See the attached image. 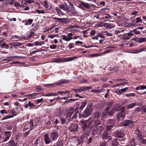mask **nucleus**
Returning a JSON list of instances; mask_svg holds the SVG:
<instances>
[{
	"label": "nucleus",
	"mask_w": 146,
	"mask_h": 146,
	"mask_svg": "<svg viewBox=\"0 0 146 146\" xmlns=\"http://www.w3.org/2000/svg\"><path fill=\"white\" fill-rule=\"evenodd\" d=\"M75 112L76 113H78V112L79 113V114L80 113V112L81 111H79V109L78 107H77L76 108L75 110Z\"/></svg>",
	"instance_id": "nucleus-55"
},
{
	"label": "nucleus",
	"mask_w": 146,
	"mask_h": 146,
	"mask_svg": "<svg viewBox=\"0 0 146 146\" xmlns=\"http://www.w3.org/2000/svg\"><path fill=\"white\" fill-rule=\"evenodd\" d=\"M116 133L118 137H122L124 136V133L120 130H117L116 132Z\"/></svg>",
	"instance_id": "nucleus-19"
},
{
	"label": "nucleus",
	"mask_w": 146,
	"mask_h": 146,
	"mask_svg": "<svg viewBox=\"0 0 146 146\" xmlns=\"http://www.w3.org/2000/svg\"><path fill=\"white\" fill-rule=\"evenodd\" d=\"M29 124L31 126L30 127H33L34 126L33 119H31L30 120Z\"/></svg>",
	"instance_id": "nucleus-62"
},
{
	"label": "nucleus",
	"mask_w": 146,
	"mask_h": 146,
	"mask_svg": "<svg viewBox=\"0 0 146 146\" xmlns=\"http://www.w3.org/2000/svg\"><path fill=\"white\" fill-rule=\"evenodd\" d=\"M132 32H133V30L130 31L129 32L127 33V35L129 37L130 36L133 35V34L132 33Z\"/></svg>",
	"instance_id": "nucleus-56"
},
{
	"label": "nucleus",
	"mask_w": 146,
	"mask_h": 146,
	"mask_svg": "<svg viewBox=\"0 0 146 146\" xmlns=\"http://www.w3.org/2000/svg\"><path fill=\"white\" fill-rule=\"evenodd\" d=\"M59 7L62 9L67 12L68 8V6L66 3H64L63 5H59Z\"/></svg>",
	"instance_id": "nucleus-16"
},
{
	"label": "nucleus",
	"mask_w": 146,
	"mask_h": 146,
	"mask_svg": "<svg viewBox=\"0 0 146 146\" xmlns=\"http://www.w3.org/2000/svg\"><path fill=\"white\" fill-rule=\"evenodd\" d=\"M60 120L61 121V124H64L66 123H67V121H66L65 118H62L60 119Z\"/></svg>",
	"instance_id": "nucleus-43"
},
{
	"label": "nucleus",
	"mask_w": 146,
	"mask_h": 146,
	"mask_svg": "<svg viewBox=\"0 0 146 146\" xmlns=\"http://www.w3.org/2000/svg\"><path fill=\"white\" fill-rule=\"evenodd\" d=\"M23 44V43L22 42H16L14 43V45L15 47H16L17 46H19L21 45H22Z\"/></svg>",
	"instance_id": "nucleus-48"
},
{
	"label": "nucleus",
	"mask_w": 146,
	"mask_h": 146,
	"mask_svg": "<svg viewBox=\"0 0 146 146\" xmlns=\"http://www.w3.org/2000/svg\"><path fill=\"white\" fill-rule=\"evenodd\" d=\"M68 82V81L66 80H65L63 81H62L61 80L57 82H56L55 84H45L44 85V86L45 87H54L55 86V85H60L61 84H63L64 83H67Z\"/></svg>",
	"instance_id": "nucleus-3"
},
{
	"label": "nucleus",
	"mask_w": 146,
	"mask_h": 146,
	"mask_svg": "<svg viewBox=\"0 0 146 146\" xmlns=\"http://www.w3.org/2000/svg\"><path fill=\"white\" fill-rule=\"evenodd\" d=\"M53 19L55 20L54 21L56 23L59 22L65 24H66L67 23V19L65 18H58L54 17Z\"/></svg>",
	"instance_id": "nucleus-10"
},
{
	"label": "nucleus",
	"mask_w": 146,
	"mask_h": 146,
	"mask_svg": "<svg viewBox=\"0 0 146 146\" xmlns=\"http://www.w3.org/2000/svg\"><path fill=\"white\" fill-rule=\"evenodd\" d=\"M72 90L74 91L76 93H80L82 92H84L83 86H81L79 89L76 88L75 89H73Z\"/></svg>",
	"instance_id": "nucleus-18"
},
{
	"label": "nucleus",
	"mask_w": 146,
	"mask_h": 146,
	"mask_svg": "<svg viewBox=\"0 0 146 146\" xmlns=\"http://www.w3.org/2000/svg\"><path fill=\"white\" fill-rule=\"evenodd\" d=\"M130 144L132 146H134L135 145V143L134 139L132 138L130 142Z\"/></svg>",
	"instance_id": "nucleus-39"
},
{
	"label": "nucleus",
	"mask_w": 146,
	"mask_h": 146,
	"mask_svg": "<svg viewBox=\"0 0 146 146\" xmlns=\"http://www.w3.org/2000/svg\"><path fill=\"white\" fill-rule=\"evenodd\" d=\"M44 141L45 143L46 144H48L51 142V140L48 134H46L44 136Z\"/></svg>",
	"instance_id": "nucleus-14"
},
{
	"label": "nucleus",
	"mask_w": 146,
	"mask_h": 146,
	"mask_svg": "<svg viewBox=\"0 0 146 146\" xmlns=\"http://www.w3.org/2000/svg\"><path fill=\"white\" fill-rule=\"evenodd\" d=\"M70 6L69 7V8H68L67 11L68 12H71L72 14H75L77 13V12L74 9L72 4L70 3Z\"/></svg>",
	"instance_id": "nucleus-13"
},
{
	"label": "nucleus",
	"mask_w": 146,
	"mask_h": 146,
	"mask_svg": "<svg viewBox=\"0 0 146 146\" xmlns=\"http://www.w3.org/2000/svg\"><path fill=\"white\" fill-rule=\"evenodd\" d=\"M87 102H83L82 103L81 106H80V108H79L80 111H82L83 109L85 106Z\"/></svg>",
	"instance_id": "nucleus-30"
},
{
	"label": "nucleus",
	"mask_w": 146,
	"mask_h": 146,
	"mask_svg": "<svg viewBox=\"0 0 146 146\" xmlns=\"http://www.w3.org/2000/svg\"><path fill=\"white\" fill-rule=\"evenodd\" d=\"M104 26L107 29H111L114 27L113 25L112 24L108 23H104Z\"/></svg>",
	"instance_id": "nucleus-25"
},
{
	"label": "nucleus",
	"mask_w": 146,
	"mask_h": 146,
	"mask_svg": "<svg viewBox=\"0 0 146 146\" xmlns=\"http://www.w3.org/2000/svg\"><path fill=\"white\" fill-rule=\"evenodd\" d=\"M136 106V104L135 103H133L130 104H128L127 106V109H131Z\"/></svg>",
	"instance_id": "nucleus-29"
},
{
	"label": "nucleus",
	"mask_w": 146,
	"mask_h": 146,
	"mask_svg": "<svg viewBox=\"0 0 146 146\" xmlns=\"http://www.w3.org/2000/svg\"><path fill=\"white\" fill-rule=\"evenodd\" d=\"M82 127L84 130H85L88 127H90L92 123H90L88 122V119L87 120H81V121Z\"/></svg>",
	"instance_id": "nucleus-4"
},
{
	"label": "nucleus",
	"mask_w": 146,
	"mask_h": 146,
	"mask_svg": "<svg viewBox=\"0 0 146 146\" xmlns=\"http://www.w3.org/2000/svg\"><path fill=\"white\" fill-rule=\"evenodd\" d=\"M92 117L88 119V122L90 123L94 122L93 124L91 127V129L93 131V133L100 134L104 128V126L101 124V120L99 119L101 116V113L97 111L94 113Z\"/></svg>",
	"instance_id": "nucleus-1"
},
{
	"label": "nucleus",
	"mask_w": 146,
	"mask_h": 146,
	"mask_svg": "<svg viewBox=\"0 0 146 146\" xmlns=\"http://www.w3.org/2000/svg\"><path fill=\"white\" fill-rule=\"evenodd\" d=\"M104 33H106V35L108 36H113V35L112 33H108L106 31H104Z\"/></svg>",
	"instance_id": "nucleus-54"
},
{
	"label": "nucleus",
	"mask_w": 146,
	"mask_h": 146,
	"mask_svg": "<svg viewBox=\"0 0 146 146\" xmlns=\"http://www.w3.org/2000/svg\"><path fill=\"white\" fill-rule=\"evenodd\" d=\"M125 108L123 107L122 108V111L121 112L118 113L117 115V118L119 120H122L124 119L125 117V114L124 113V111Z\"/></svg>",
	"instance_id": "nucleus-6"
},
{
	"label": "nucleus",
	"mask_w": 146,
	"mask_h": 146,
	"mask_svg": "<svg viewBox=\"0 0 146 146\" xmlns=\"http://www.w3.org/2000/svg\"><path fill=\"white\" fill-rule=\"evenodd\" d=\"M146 38H143L139 39L138 40V42L139 43H141L145 42L146 40Z\"/></svg>",
	"instance_id": "nucleus-41"
},
{
	"label": "nucleus",
	"mask_w": 146,
	"mask_h": 146,
	"mask_svg": "<svg viewBox=\"0 0 146 146\" xmlns=\"http://www.w3.org/2000/svg\"><path fill=\"white\" fill-rule=\"evenodd\" d=\"M143 28H144L143 27H138L133 30V31L137 35H139L141 31L139 30H141L143 29Z\"/></svg>",
	"instance_id": "nucleus-22"
},
{
	"label": "nucleus",
	"mask_w": 146,
	"mask_h": 146,
	"mask_svg": "<svg viewBox=\"0 0 146 146\" xmlns=\"http://www.w3.org/2000/svg\"><path fill=\"white\" fill-rule=\"evenodd\" d=\"M69 125H66V127H68L69 129L71 131H75L78 129V124L76 123L71 124L70 123Z\"/></svg>",
	"instance_id": "nucleus-7"
},
{
	"label": "nucleus",
	"mask_w": 146,
	"mask_h": 146,
	"mask_svg": "<svg viewBox=\"0 0 146 146\" xmlns=\"http://www.w3.org/2000/svg\"><path fill=\"white\" fill-rule=\"evenodd\" d=\"M44 7L47 9L48 10H50L52 8V5L51 4H50V5H49L48 3H47V1H45L44 2Z\"/></svg>",
	"instance_id": "nucleus-21"
},
{
	"label": "nucleus",
	"mask_w": 146,
	"mask_h": 146,
	"mask_svg": "<svg viewBox=\"0 0 146 146\" xmlns=\"http://www.w3.org/2000/svg\"><path fill=\"white\" fill-rule=\"evenodd\" d=\"M146 51V49L144 48H140L139 49H136V50H133V51L132 53H139L140 52H141L142 51Z\"/></svg>",
	"instance_id": "nucleus-17"
},
{
	"label": "nucleus",
	"mask_w": 146,
	"mask_h": 146,
	"mask_svg": "<svg viewBox=\"0 0 146 146\" xmlns=\"http://www.w3.org/2000/svg\"><path fill=\"white\" fill-rule=\"evenodd\" d=\"M136 23H141L142 22V20L139 17H137L136 18Z\"/></svg>",
	"instance_id": "nucleus-53"
},
{
	"label": "nucleus",
	"mask_w": 146,
	"mask_h": 146,
	"mask_svg": "<svg viewBox=\"0 0 146 146\" xmlns=\"http://www.w3.org/2000/svg\"><path fill=\"white\" fill-rule=\"evenodd\" d=\"M74 109L72 108H70L68 111V113H67L65 119L67 123H66V125H69L70 122L72 121V118L71 116L74 113Z\"/></svg>",
	"instance_id": "nucleus-2"
},
{
	"label": "nucleus",
	"mask_w": 146,
	"mask_h": 146,
	"mask_svg": "<svg viewBox=\"0 0 146 146\" xmlns=\"http://www.w3.org/2000/svg\"><path fill=\"white\" fill-rule=\"evenodd\" d=\"M99 56V54H96H96H91L89 56V57H94L97 56Z\"/></svg>",
	"instance_id": "nucleus-57"
},
{
	"label": "nucleus",
	"mask_w": 146,
	"mask_h": 146,
	"mask_svg": "<svg viewBox=\"0 0 146 146\" xmlns=\"http://www.w3.org/2000/svg\"><path fill=\"white\" fill-rule=\"evenodd\" d=\"M106 142L105 141L103 142L100 143V146H106Z\"/></svg>",
	"instance_id": "nucleus-63"
},
{
	"label": "nucleus",
	"mask_w": 146,
	"mask_h": 146,
	"mask_svg": "<svg viewBox=\"0 0 146 146\" xmlns=\"http://www.w3.org/2000/svg\"><path fill=\"white\" fill-rule=\"evenodd\" d=\"M57 95L58 94L56 92H55L54 93L51 92L47 93L46 96H57Z\"/></svg>",
	"instance_id": "nucleus-37"
},
{
	"label": "nucleus",
	"mask_w": 146,
	"mask_h": 146,
	"mask_svg": "<svg viewBox=\"0 0 146 146\" xmlns=\"http://www.w3.org/2000/svg\"><path fill=\"white\" fill-rule=\"evenodd\" d=\"M38 94V93H34L31 94L26 95L24 96L25 97H27L29 98H33L34 97L37 95Z\"/></svg>",
	"instance_id": "nucleus-20"
},
{
	"label": "nucleus",
	"mask_w": 146,
	"mask_h": 146,
	"mask_svg": "<svg viewBox=\"0 0 146 146\" xmlns=\"http://www.w3.org/2000/svg\"><path fill=\"white\" fill-rule=\"evenodd\" d=\"M83 88H84V91H85L86 90L90 89H92V86H88V87H85L83 86Z\"/></svg>",
	"instance_id": "nucleus-60"
},
{
	"label": "nucleus",
	"mask_w": 146,
	"mask_h": 146,
	"mask_svg": "<svg viewBox=\"0 0 146 146\" xmlns=\"http://www.w3.org/2000/svg\"><path fill=\"white\" fill-rule=\"evenodd\" d=\"M67 37L66 35H63L62 36V39L68 42L71 40L73 39V38L71 37L72 35V33H68L67 34Z\"/></svg>",
	"instance_id": "nucleus-8"
},
{
	"label": "nucleus",
	"mask_w": 146,
	"mask_h": 146,
	"mask_svg": "<svg viewBox=\"0 0 146 146\" xmlns=\"http://www.w3.org/2000/svg\"><path fill=\"white\" fill-rule=\"evenodd\" d=\"M115 107H114L113 109L115 111H122V107H121L120 106L118 105L117 104H115Z\"/></svg>",
	"instance_id": "nucleus-24"
},
{
	"label": "nucleus",
	"mask_w": 146,
	"mask_h": 146,
	"mask_svg": "<svg viewBox=\"0 0 146 146\" xmlns=\"http://www.w3.org/2000/svg\"><path fill=\"white\" fill-rule=\"evenodd\" d=\"M83 141L80 137H74L73 139L72 143L73 145L75 146H78L79 145L82 144Z\"/></svg>",
	"instance_id": "nucleus-5"
},
{
	"label": "nucleus",
	"mask_w": 146,
	"mask_h": 146,
	"mask_svg": "<svg viewBox=\"0 0 146 146\" xmlns=\"http://www.w3.org/2000/svg\"><path fill=\"white\" fill-rule=\"evenodd\" d=\"M11 112L13 114V115H10V118L13 117V116H16L17 115V112L15 110H12Z\"/></svg>",
	"instance_id": "nucleus-42"
},
{
	"label": "nucleus",
	"mask_w": 146,
	"mask_h": 146,
	"mask_svg": "<svg viewBox=\"0 0 146 146\" xmlns=\"http://www.w3.org/2000/svg\"><path fill=\"white\" fill-rule=\"evenodd\" d=\"M141 109L142 111L145 112H146V106H143L141 107Z\"/></svg>",
	"instance_id": "nucleus-59"
},
{
	"label": "nucleus",
	"mask_w": 146,
	"mask_h": 146,
	"mask_svg": "<svg viewBox=\"0 0 146 146\" xmlns=\"http://www.w3.org/2000/svg\"><path fill=\"white\" fill-rule=\"evenodd\" d=\"M105 15H106V16H105L104 17H102V19L105 21H107L104 20L105 18L106 19H111V16L109 14H105Z\"/></svg>",
	"instance_id": "nucleus-38"
},
{
	"label": "nucleus",
	"mask_w": 146,
	"mask_h": 146,
	"mask_svg": "<svg viewBox=\"0 0 146 146\" xmlns=\"http://www.w3.org/2000/svg\"><path fill=\"white\" fill-rule=\"evenodd\" d=\"M33 22V20L31 19H29L27 20L25 23V25H27L29 24L31 25Z\"/></svg>",
	"instance_id": "nucleus-34"
},
{
	"label": "nucleus",
	"mask_w": 146,
	"mask_h": 146,
	"mask_svg": "<svg viewBox=\"0 0 146 146\" xmlns=\"http://www.w3.org/2000/svg\"><path fill=\"white\" fill-rule=\"evenodd\" d=\"M60 8L59 7H56L55 9L56 11L57 14L58 15H64V13H63V12L60 9Z\"/></svg>",
	"instance_id": "nucleus-27"
},
{
	"label": "nucleus",
	"mask_w": 146,
	"mask_h": 146,
	"mask_svg": "<svg viewBox=\"0 0 146 146\" xmlns=\"http://www.w3.org/2000/svg\"><path fill=\"white\" fill-rule=\"evenodd\" d=\"M4 135L5 137L3 140V142L6 141L9 139V131H7L5 132L4 133Z\"/></svg>",
	"instance_id": "nucleus-23"
},
{
	"label": "nucleus",
	"mask_w": 146,
	"mask_h": 146,
	"mask_svg": "<svg viewBox=\"0 0 146 146\" xmlns=\"http://www.w3.org/2000/svg\"><path fill=\"white\" fill-rule=\"evenodd\" d=\"M10 146H16L15 143L13 140L10 141Z\"/></svg>",
	"instance_id": "nucleus-51"
},
{
	"label": "nucleus",
	"mask_w": 146,
	"mask_h": 146,
	"mask_svg": "<svg viewBox=\"0 0 146 146\" xmlns=\"http://www.w3.org/2000/svg\"><path fill=\"white\" fill-rule=\"evenodd\" d=\"M70 92L69 91H58L56 92V93L58 94H64L66 93H68V95H69V93Z\"/></svg>",
	"instance_id": "nucleus-36"
},
{
	"label": "nucleus",
	"mask_w": 146,
	"mask_h": 146,
	"mask_svg": "<svg viewBox=\"0 0 146 146\" xmlns=\"http://www.w3.org/2000/svg\"><path fill=\"white\" fill-rule=\"evenodd\" d=\"M36 12L38 13V14L42 13L44 14L45 13V12L43 10H39L38 9H37L36 10Z\"/></svg>",
	"instance_id": "nucleus-52"
},
{
	"label": "nucleus",
	"mask_w": 146,
	"mask_h": 146,
	"mask_svg": "<svg viewBox=\"0 0 146 146\" xmlns=\"http://www.w3.org/2000/svg\"><path fill=\"white\" fill-rule=\"evenodd\" d=\"M108 115L110 116H112L114 113V110L113 109H111L110 111H108Z\"/></svg>",
	"instance_id": "nucleus-40"
},
{
	"label": "nucleus",
	"mask_w": 146,
	"mask_h": 146,
	"mask_svg": "<svg viewBox=\"0 0 146 146\" xmlns=\"http://www.w3.org/2000/svg\"><path fill=\"white\" fill-rule=\"evenodd\" d=\"M139 140L141 143L144 144L146 143V139H144L142 138L141 139H139Z\"/></svg>",
	"instance_id": "nucleus-50"
},
{
	"label": "nucleus",
	"mask_w": 146,
	"mask_h": 146,
	"mask_svg": "<svg viewBox=\"0 0 146 146\" xmlns=\"http://www.w3.org/2000/svg\"><path fill=\"white\" fill-rule=\"evenodd\" d=\"M113 104V103L112 102L110 101L107 103L106 106L108 107L111 108Z\"/></svg>",
	"instance_id": "nucleus-46"
},
{
	"label": "nucleus",
	"mask_w": 146,
	"mask_h": 146,
	"mask_svg": "<svg viewBox=\"0 0 146 146\" xmlns=\"http://www.w3.org/2000/svg\"><path fill=\"white\" fill-rule=\"evenodd\" d=\"M126 96L127 97H134L135 96V94L133 93H131L126 94H125Z\"/></svg>",
	"instance_id": "nucleus-44"
},
{
	"label": "nucleus",
	"mask_w": 146,
	"mask_h": 146,
	"mask_svg": "<svg viewBox=\"0 0 146 146\" xmlns=\"http://www.w3.org/2000/svg\"><path fill=\"white\" fill-rule=\"evenodd\" d=\"M50 137L53 141L56 140L58 137V133L57 132L54 131L50 133Z\"/></svg>",
	"instance_id": "nucleus-9"
},
{
	"label": "nucleus",
	"mask_w": 146,
	"mask_h": 146,
	"mask_svg": "<svg viewBox=\"0 0 146 146\" xmlns=\"http://www.w3.org/2000/svg\"><path fill=\"white\" fill-rule=\"evenodd\" d=\"M86 109L88 111L90 114L92 112L93 110V109L91 106V105H88Z\"/></svg>",
	"instance_id": "nucleus-26"
},
{
	"label": "nucleus",
	"mask_w": 146,
	"mask_h": 146,
	"mask_svg": "<svg viewBox=\"0 0 146 146\" xmlns=\"http://www.w3.org/2000/svg\"><path fill=\"white\" fill-rule=\"evenodd\" d=\"M134 123V122L130 120L126 119L124 121L123 124L124 126H129L132 127L133 124Z\"/></svg>",
	"instance_id": "nucleus-12"
},
{
	"label": "nucleus",
	"mask_w": 146,
	"mask_h": 146,
	"mask_svg": "<svg viewBox=\"0 0 146 146\" xmlns=\"http://www.w3.org/2000/svg\"><path fill=\"white\" fill-rule=\"evenodd\" d=\"M136 104V105L138 106H141L143 104V101H141L140 102H137Z\"/></svg>",
	"instance_id": "nucleus-58"
},
{
	"label": "nucleus",
	"mask_w": 146,
	"mask_h": 146,
	"mask_svg": "<svg viewBox=\"0 0 146 146\" xmlns=\"http://www.w3.org/2000/svg\"><path fill=\"white\" fill-rule=\"evenodd\" d=\"M14 6L17 8H19L21 7V5L18 2H15L14 3Z\"/></svg>",
	"instance_id": "nucleus-45"
},
{
	"label": "nucleus",
	"mask_w": 146,
	"mask_h": 146,
	"mask_svg": "<svg viewBox=\"0 0 146 146\" xmlns=\"http://www.w3.org/2000/svg\"><path fill=\"white\" fill-rule=\"evenodd\" d=\"M89 136V134L88 133L86 132L84 133L83 134L81 137L80 138L83 141V140L86 137L87 138Z\"/></svg>",
	"instance_id": "nucleus-32"
},
{
	"label": "nucleus",
	"mask_w": 146,
	"mask_h": 146,
	"mask_svg": "<svg viewBox=\"0 0 146 146\" xmlns=\"http://www.w3.org/2000/svg\"><path fill=\"white\" fill-rule=\"evenodd\" d=\"M102 139L106 140L108 138V139L110 140L111 138L108 135V132L106 131H104L102 133Z\"/></svg>",
	"instance_id": "nucleus-11"
},
{
	"label": "nucleus",
	"mask_w": 146,
	"mask_h": 146,
	"mask_svg": "<svg viewBox=\"0 0 146 146\" xmlns=\"http://www.w3.org/2000/svg\"><path fill=\"white\" fill-rule=\"evenodd\" d=\"M118 139L115 138L112 142L111 145L112 146H117L119 145L118 142Z\"/></svg>",
	"instance_id": "nucleus-33"
},
{
	"label": "nucleus",
	"mask_w": 146,
	"mask_h": 146,
	"mask_svg": "<svg viewBox=\"0 0 146 146\" xmlns=\"http://www.w3.org/2000/svg\"><path fill=\"white\" fill-rule=\"evenodd\" d=\"M40 141V140L38 139H36L35 141L34 146H37Z\"/></svg>",
	"instance_id": "nucleus-49"
},
{
	"label": "nucleus",
	"mask_w": 146,
	"mask_h": 146,
	"mask_svg": "<svg viewBox=\"0 0 146 146\" xmlns=\"http://www.w3.org/2000/svg\"><path fill=\"white\" fill-rule=\"evenodd\" d=\"M90 115V114L88 112V111L86 109L84 111L82 114V116L83 117L85 118L88 117Z\"/></svg>",
	"instance_id": "nucleus-31"
},
{
	"label": "nucleus",
	"mask_w": 146,
	"mask_h": 146,
	"mask_svg": "<svg viewBox=\"0 0 146 146\" xmlns=\"http://www.w3.org/2000/svg\"><path fill=\"white\" fill-rule=\"evenodd\" d=\"M107 124L110 127H113L114 126V121L113 119H109L107 120Z\"/></svg>",
	"instance_id": "nucleus-15"
},
{
	"label": "nucleus",
	"mask_w": 146,
	"mask_h": 146,
	"mask_svg": "<svg viewBox=\"0 0 146 146\" xmlns=\"http://www.w3.org/2000/svg\"><path fill=\"white\" fill-rule=\"evenodd\" d=\"M32 129L31 128L29 131L25 132L24 134V136L25 137H27V135H28L30 133L29 131Z\"/></svg>",
	"instance_id": "nucleus-61"
},
{
	"label": "nucleus",
	"mask_w": 146,
	"mask_h": 146,
	"mask_svg": "<svg viewBox=\"0 0 146 146\" xmlns=\"http://www.w3.org/2000/svg\"><path fill=\"white\" fill-rule=\"evenodd\" d=\"M97 35L99 37H100V38H102V39H104L105 37L103 36V35L100 32V33H98L97 34Z\"/></svg>",
	"instance_id": "nucleus-47"
},
{
	"label": "nucleus",
	"mask_w": 146,
	"mask_h": 146,
	"mask_svg": "<svg viewBox=\"0 0 146 146\" xmlns=\"http://www.w3.org/2000/svg\"><path fill=\"white\" fill-rule=\"evenodd\" d=\"M81 3L83 5V7L87 8H89L90 7L89 5L87 3H85L84 2H82Z\"/></svg>",
	"instance_id": "nucleus-35"
},
{
	"label": "nucleus",
	"mask_w": 146,
	"mask_h": 146,
	"mask_svg": "<svg viewBox=\"0 0 146 146\" xmlns=\"http://www.w3.org/2000/svg\"><path fill=\"white\" fill-rule=\"evenodd\" d=\"M0 113L2 114L5 113L7 114L8 113L7 110H2L0 111Z\"/></svg>",
	"instance_id": "nucleus-64"
},
{
	"label": "nucleus",
	"mask_w": 146,
	"mask_h": 146,
	"mask_svg": "<svg viewBox=\"0 0 146 146\" xmlns=\"http://www.w3.org/2000/svg\"><path fill=\"white\" fill-rule=\"evenodd\" d=\"M136 135H137V137L139 139H139H141V138L143 137L141 133L139 130H136Z\"/></svg>",
	"instance_id": "nucleus-28"
}]
</instances>
